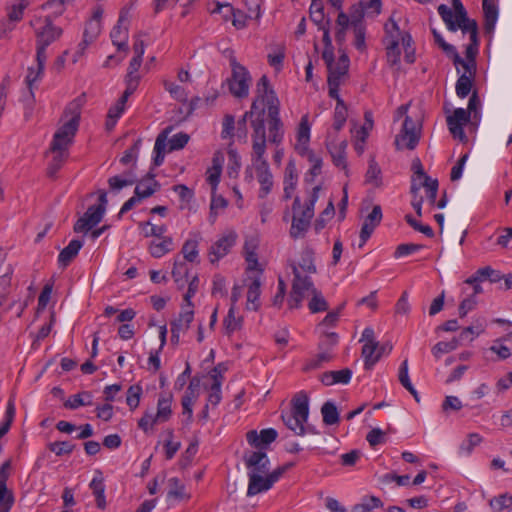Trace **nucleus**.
Instances as JSON below:
<instances>
[{
	"mask_svg": "<svg viewBox=\"0 0 512 512\" xmlns=\"http://www.w3.org/2000/svg\"><path fill=\"white\" fill-rule=\"evenodd\" d=\"M382 484H390L395 482L397 486H407L410 483L416 485V477L411 481V476L408 474L397 475L395 472H389L380 477Z\"/></svg>",
	"mask_w": 512,
	"mask_h": 512,
	"instance_id": "obj_40",
	"label": "nucleus"
},
{
	"mask_svg": "<svg viewBox=\"0 0 512 512\" xmlns=\"http://www.w3.org/2000/svg\"><path fill=\"white\" fill-rule=\"evenodd\" d=\"M364 11L363 1L351 6L349 17L353 28L357 25H363L362 19L364 17Z\"/></svg>",
	"mask_w": 512,
	"mask_h": 512,
	"instance_id": "obj_62",
	"label": "nucleus"
},
{
	"mask_svg": "<svg viewBox=\"0 0 512 512\" xmlns=\"http://www.w3.org/2000/svg\"><path fill=\"white\" fill-rule=\"evenodd\" d=\"M82 104V98H77L70 102L64 111V117L68 119L55 132L50 146L53 156L47 167L49 177L56 175L68 157V148L79 127Z\"/></svg>",
	"mask_w": 512,
	"mask_h": 512,
	"instance_id": "obj_1",
	"label": "nucleus"
},
{
	"mask_svg": "<svg viewBox=\"0 0 512 512\" xmlns=\"http://www.w3.org/2000/svg\"><path fill=\"white\" fill-rule=\"evenodd\" d=\"M141 64H142V58L134 56L131 59V61L129 63V67H128V72L125 77V81L133 80L137 84H139L140 76L137 72H138Z\"/></svg>",
	"mask_w": 512,
	"mask_h": 512,
	"instance_id": "obj_63",
	"label": "nucleus"
},
{
	"mask_svg": "<svg viewBox=\"0 0 512 512\" xmlns=\"http://www.w3.org/2000/svg\"><path fill=\"white\" fill-rule=\"evenodd\" d=\"M28 5L29 0H16V3L12 4L8 8V20L12 23L21 21L23 18L24 10L28 7Z\"/></svg>",
	"mask_w": 512,
	"mask_h": 512,
	"instance_id": "obj_44",
	"label": "nucleus"
},
{
	"mask_svg": "<svg viewBox=\"0 0 512 512\" xmlns=\"http://www.w3.org/2000/svg\"><path fill=\"white\" fill-rule=\"evenodd\" d=\"M459 345H461L460 340L456 337H454L450 341H441L438 342L433 347V354L438 357L439 354L449 353L453 350H455Z\"/></svg>",
	"mask_w": 512,
	"mask_h": 512,
	"instance_id": "obj_57",
	"label": "nucleus"
},
{
	"mask_svg": "<svg viewBox=\"0 0 512 512\" xmlns=\"http://www.w3.org/2000/svg\"><path fill=\"white\" fill-rule=\"evenodd\" d=\"M171 237H161L153 240L149 245V252L155 258H160L172 250Z\"/></svg>",
	"mask_w": 512,
	"mask_h": 512,
	"instance_id": "obj_30",
	"label": "nucleus"
},
{
	"mask_svg": "<svg viewBox=\"0 0 512 512\" xmlns=\"http://www.w3.org/2000/svg\"><path fill=\"white\" fill-rule=\"evenodd\" d=\"M278 436L277 431L274 428H266L260 431L251 430L247 433V441L251 446L260 447L261 445H269L276 440Z\"/></svg>",
	"mask_w": 512,
	"mask_h": 512,
	"instance_id": "obj_18",
	"label": "nucleus"
},
{
	"mask_svg": "<svg viewBox=\"0 0 512 512\" xmlns=\"http://www.w3.org/2000/svg\"><path fill=\"white\" fill-rule=\"evenodd\" d=\"M124 18L120 16L117 25L112 29L110 37L114 45L117 46L118 50H127V39L128 33L126 28H122V22Z\"/></svg>",
	"mask_w": 512,
	"mask_h": 512,
	"instance_id": "obj_31",
	"label": "nucleus"
},
{
	"mask_svg": "<svg viewBox=\"0 0 512 512\" xmlns=\"http://www.w3.org/2000/svg\"><path fill=\"white\" fill-rule=\"evenodd\" d=\"M188 274V267L184 261L175 260L174 267L172 270V277L174 281L179 285L183 286L187 281L186 277Z\"/></svg>",
	"mask_w": 512,
	"mask_h": 512,
	"instance_id": "obj_54",
	"label": "nucleus"
},
{
	"mask_svg": "<svg viewBox=\"0 0 512 512\" xmlns=\"http://www.w3.org/2000/svg\"><path fill=\"white\" fill-rule=\"evenodd\" d=\"M244 462L248 473L267 474L269 472V459L264 451H252L244 455Z\"/></svg>",
	"mask_w": 512,
	"mask_h": 512,
	"instance_id": "obj_15",
	"label": "nucleus"
},
{
	"mask_svg": "<svg viewBox=\"0 0 512 512\" xmlns=\"http://www.w3.org/2000/svg\"><path fill=\"white\" fill-rule=\"evenodd\" d=\"M142 395V387L139 385H132L127 390L126 402L127 405L133 410L138 407L140 397Z\"/></svg>",
	"mask_w": 512,
	"mask_h": 512,
	"instance_id": "obj_59",
	"label": "nucleus"
},
{
	"mask_svg": "<svg viewBox=\"0 0 512 512\" xmlns=\"http://www.w3.org/2000/svg\"><path fill=\"white\" fill-rule=\"evenodd\" d=\"M82 246V241L78 239L71 240L70 243L64 249H62L58 255L59 266L63 268L67 267L70 262L77 256Z\"/></svg>",
	"mask_w": 512,
	"mask_h": 512,
	"instance_id": "obj_24",
	"label": "nucleus"
},
{
	"mask_svg": "<svg viewBox=\"0 0 512 512\" xmlns=\"http://www.w3.org/2000/svg\"><path fill=\"white\" fill-rule=\"evenodd\" d=\"M334 214H335L334 203L332 200H330L328 202L326 208L320 214L319 218L315 221V224H314L315 230L317 232L322 230L325 227L327 220L331 219L334 216Z\"/></svg>",
	"mask_w": 512,
	"mask_h": 512,
	"instance_id": "obj_55",
	"label": "nucleus"
},
{
	"mask_svg": "<svg viewBox=\"0 0 512 512\" xmlns=\"http://www.w3.org/2000/svg\"><path fill=\"white\" fill-rule=\"evenodd\" d=\"M412 101L399 106L395 112L394 120L404 117L401 128L395 136L396 150H413L416 147V122L407 114Z\"/></svg>",
	"mask_w": 512,
	"mask_h": 512,
	"instance_id": "obj_8",
	"label": "nucleus"
},
{
	"mask_svg": "<svg viewBox=\"0 0 512 512\" xmlns=\"http://www.w3.org/2000/svg\"><path fill=\"white\" fill-rule=\"evenodd\" d=\"M225 333L231 335L242 327V318L236 317L234 307H230L223 322Z\"/></svg>",
	"mask_w": 512,
	"mask_h": 512,
	"instance_id": "obj_41",
	"label": "nucleus"
},
{
	"mask_svg": "<svg viewBox=\"0 0 512 512\" xmlns=\"http://www.w3.org/2000/svg\"><path fill=\"white\" fill-rule=\"evenodd\" d=\"M171 403V394L160 395L157 402L156 418L160 419L161 422H166L170 418L172 413Z\"/></svg>",
	"mask_w": 512,
	"mask_h": 512,
	"instance_id": "obj_37",
	"label": "nucleus"
},
{
	"mask_svg": "<svg viewBox=\"0 0 512 512\" xmlns=\"http://www.w3.org/2000/svg\"><path fill=\"white\" fill-rule=\"evenodd\" d=\"M464 70V73L458 78L455 86L457 96L462 99L470 94L476 75V70H471V68Z\"/></svg>",
	"mask_w": 512,
	"mask_h": 512,
	"instance_id": "obj_22",
	"label": "nucleus"
},
{
	"mask_svg": "<svg viewBox=\"0 0 512 512\" xmlns=\"http://www.w3.org/2000/svg\"><path fill=\"white\" fill-rule=\"evenodd\" d=\"M310 141V125L308 122V116L305 115L301 118L295 143V150L301 156H307L311 163L310 174L315 177L321 173L322 159L316 156L312 151L309 150L308 144Z\"/></svg>",
	"mask_w": 512,
	"mask_h": 512,
	"instance_id": "obj_11",
	"label": "nucleus"
},
{
	"mask_svg": "<svg viewBox=\"0 0 512 512\" xmlns=\"http://www.w3.org/2000/svg\"><path fill=\"white\" fill-rule=\"evenodd\" d=\"M185 260L194 262L198 257V241L194 239L187 240L181 250Z\"/></svg>",
	"mask_w": 512,
	"mask_h": 512,
	"instance_id": "obj_56",
	"label": "nucleus"
},
{
	"mask_svg": "<svg viewBox=\"0 0 512 512\" xmlns=\"http://www.w3.org/2000/svg\"><path fill=\"white\" fill-rule=\"evenodd\" d=\"M162 423L160 419L156 418V413L145 412L144 415L138 421V427L144 432H147L155 424Z\"/></svg>",
	"mask_w": 512,
	"mask_h": 512,
	"instance_id": "obj_64",
	"label": "nucleus"
},
{
	"mask_svg": "<svg viewBox=\"0 0 512 512\" xmlns=\"http://www.w3.org/2000/svg\"><path fill=\"white\" fill-rule=\"evenodd\" d=\"M321 414L323 417V422L326 425H334L339 422V413L337 407L331 401H327L323 404L321 408Z\"/></svg>",
	"mask_w": 512,
	"mask_h": 512,
	"instance_id": "obj_42",
	"label": "nucleus"
},
{
	"mask_svg": "<svg viewBox=\"0 0 512 512\" xmlns=\"http://www.w3.org/2000/svg\"><path fill=\"white\" fill-rule=\"evenodd\" d=\"M438 13L440 14L443 21L446 23L448 29L455 32L456 19L453 10L448 8L446 5L441 4L438 7Z\"/></svg>",
	"mask_w": 512,
	"mask_h": 512,
	"instance_id": "obj_61",
	"label": "nucleus"
},
{
	"mask_svg": "<svg viewBox=\"0 0 512 512\" xmlns=\"http://www.w3.org/2000/svg\"><path fill=\"white\" fill-rule=\"evenodd\" d=\"M314 212L311 208H304L300 214H295L292 219L290 236L294 239L303 237L308 230Z\"/></svg>",
	"mask_w": 512,
	"mask_h": 512,
	"instance_id": "obj_17",
	"label": "nucleus"
},
{
	"mask_svg": "<svg viewBox=\"0 0 512 512\" xmlns=\"http://www.w3.org/2000/svg\"><path fill=\"white\" fill-rule=\"evenodd\" d=\"M361 355L364 359L365 369L370 370L380 359L378 344L365 343Z\"/></svg>",
	"mask_w": 512,
	"mask_h": 512,
	"instance_id": "obj_33",
	"label": "nucleus"
},
{
	"mask_svg": "<svg viewBox=\"0 0 512 512\" xmlns=\"http://www.w3.org/2000/svg\"><path fill=\"white\" fill-rule=\"evenodd\" d=\"M385 37L383 43L386 46L387 60L391 65H396L400 61V43L405 51V61L407 63L415 62V49L412 48V36L409 33H402L398 24L391 17L384 25Z\"/></svg>",
	"mask_w": 512,
	"mask_h": 512,
	"instance_id": "obj_5",
	"label": "nucleus"
},
{
	"mask_svg": "<svg viewBox=\"0 0 512 512\" xmlns=\"http://www.w3.org/2000/svg\"><path fill=\"white\" fill-rule=\"evenodd\" d=\"M253 153L252 166L245 171L246 178L251 181L253 179L251 169L255 170L257 181L260 184L259 197L265 198L273 187V175L270 171L269 164L264 158L266 151V136L264 131L263 119L253 122Z\"/></svg>",
	"mask_w": 512,
	"mask_h": 512,
	"instance_id": "obj_3",
	"label": "nucleus"
},
{
	"mask_svg": "<svg viewBox=\"0 0 512 512\" xmlns=\"http://www.w3.org/2000/svg\"><path fill=\"white\" fill-rule=\"evenodd\" d=\"M279 106V99L270 86L268 77L263 75L257 82L256 98L251 105V113L257 114V118L252 120V123L263 119L265 125L264 116L267 110L269 142L276 145L282 142L284 136L283 124L279 117Z\"/></svg>",
	"mask_w": 512,
	"mask_h": 512,
	"instance_id": "obj_2",
	"label": "nucleus"
},
{
	"mask_svg": "<svg viewBox=\"0 0 512 512\" xmlns=\"http://www.w3.org/2000/svg\"><path fill=\"white\" fill-rule=\"evenodd\" d=\"M349 57L346 53H341V55L338 58L337 63H332L331 67H329V75H328V82L337 83V80H341V77H343L349 69Z\"/></svg>",
	"mask_w": 512,
	"mask_h": 512,
	"instance_id": "obj_23",
	"label": "nucleus"
},
{
	"mask_svg": "<svg viewBox=\"0 0 512 512\" xmlns=\"http://www.w3.org/2000/svg\"><path fill=\"white\" fill-rule=\"evenodd\" d=\"M461 29L463 33H469L470 41L476 42L478 39V25L475 20L466 17L464 21L457 20L455 24V31Z\"/></svg>",
	"mask_w": 512,
	"mask_h": 512,
	"instance_id": "obj_43",
	"label": "nucleus"
},
{
	"mask_svg": "<svg viewBox=\"0 0 512 512\" xmlns=\"http://www.w3.org/2000/svg\"><path fill=\"white\" fill-rule=\"evenodd\" d=\"M159 187L160 184L155 180V175L149 173L136 185L134 192L141 199H145L153 195Z\"/></svg>",
	"mask_w": 512,
	"mask_h": 512,
	"instance_id": "obj_21",
	"label": "nucleus"
},
{
	"mask_svg": "<svg viewBox=\"0 0 512 512\" xmlns=\"http://www.w3.org/2000/svg\"><path fill=\"white\" fill-rule=\"evenodd\" d=\"M382 505L378 497L370 496L362 500L361 503L356 504L352 508V512H371L374 508Z\"/></svg>",
	"mask_w": 512,
	"mask_h": 512,
	"instance_id": "obj_53",
	"label": "nucleus"
},
{
	"mask_svg": "<svg viewBox=\"0 0 512 512\" xmlns=\"http://www.w3.org/2000/svg\"><path fill=\"white\" fill-rule=\"evenodd\" d=\"M264 474H258V473H248L249 477V483H248V489H247V496L252 497L259 493H263L268 491L270 487V482L267 480L266 476H263Z\"/></svg>",
	"mask_w": 512,
	"mask_h": 512,
	"instance_id": "obj_20",
	"label": "nucleus"
},
{
	"mask_svg": "<svg viewBox=\"0 0 512 512\" xmlns=\"http://www.w3.org/2000/svg\"><path fill=\"white\" fill-rule=\"evenodd\" d=\"M470 118V112L463 108H456L453 113L446 118L450 133L461 142H466L468 139L463 127L470 122Z\"/></svg>",
	"mask_w": 512,
	"mask_h": 512,
	"instance_id": "obj_13",
	"label": "nucleus"
},
{
	"mask_svg": "<svg viewBox=\"0 0 512 512\" xmlns=\"http://www.w3.org/2000/svg\"><path fill=\"white\" fill-rule=\"evenodd\" d=\"M139 228L142 230L144 237H155L156 239L163 237L166 232V226L154 225L151 222H140Z\"/></svg>",
	"mask_w": 512,
	"mask_h": 512,
	"instance_id": "obj_47",
	"label": "nucleus"
},
{
	"mask_svg": "<svg viewBox=\"0 0 512 512\" xmlns=\"http://www.w3.org/2000/svg\"><path fill=\"white\" fill-rule=\"evenodd\" d=\"M291 269L294 275L291 292L288 298V306L290 309L299 308L306 294H311L312 298L308 303V308L311 313L324 312L328 309V303L324 299L321 292H319L313 284L312 279L307 275H301L298 267L291 264Z\"/></svg>",
	"mask_w": 512,
	"mask_h": 512,
	"instance_id": "obj_4",
	"label": "nucleus"
},
{
	"mask_svg": "<svg viewBox=\"0 0 512 512\" xmlns=\"http://www.w3.org/2000/svg\"><path fill=\"white\" fill-rule=\"evenodd\" d=\"M418 181H421V185L425 188L427 197L431 203L436 201L438 192V180L429 177L423 169L421 163L418 162Z\"/></svg>",
	"mask_w": 512,
	"mask_h": 512,
	"instance_id": "obj_25",
	"label": "nucleus"
},
{
	"mask_svg": "<svg viewBox=\"0 0 512 512\" xmlns=\"http://www.w3.org/2000/svg\"><path fill=\"white\" fill-rule=\"evenodd\" d=\"M504 339L505 338L496 339L489 348V350L495 353L500 360H505L512 354L511 349L502 343Z\"/></svg>",
	"mask_w": 512,
	"mask_h": 512,
	"instance_id": "obj_60",
	"label": "nucleus"
},
{
	"mask_svg": "<svg viewBox=\"0 0 512 512\" xmlns=\"http://www.w3.org/2000/svg\"><path fill=\"white\" fill-rule=\"evenodd\" d=\"M331 359H332V355L328 351L321 352V353L317 354L316 356H314L313 358L309 359L306 362L303 370L304 371L316 370V369L322 367V365L324 363L329 362Z\"/></svg>",
	"mask_w": 512,
	"mask_h": 512,
	"instance_id": "obj_49",
	"label": "nucleus"
},
{
	"mask_svg": "<svg viewBox=\"0 0 512 512\" xmlns=\"http://www.w3.org/2000/svg\"><path fill=\"white\" fill-rule=\"evenodd\" d=\"M193 318V307L187 308L185 305L182 307V312L179 314L178 318L171 322V327L178 331L185 332L189 329Z\"/></svg>",
	"mask_w": 512,
	"mask_h": 512,
	"instance_id": "obj_34",
	"label": "nucleus"
},
{
	"mask_svg": "<svg viewBox=\"0 0 512 512\" xmlns=\"http://www.w3.org/2000/svg\"><path fill=\"white\" fill-rule=\"evenodd\" d=\"M503 279L500 271L494 270L490 266L478 269L471 277L467 278L464 283H472L475 281H486L498 283Z\"/></svg>",
	"mask_w": 512,
	"mask_h": 512,
	"instance_id": "obj_26",
	"label": "nucleus"
},
{
	"mask_svg": "<svg viewBox=\"0 0 512 512\" xmlns=\"http://www.w3.org/2000/svg\"><path fill=\"white\" fill-rule=\"evenodd\" d=\"M90 489L92 490L93 495L96 499V505L99 509L106 508V498H105V485L102 477H94L89 484Z\"/></svg>",
	"mask_w": 512,
	"mask_h": 512,
	"instance_id": "obj_36",
	"label": "nucleus"
},
{
	"mask_svg": "<svg viewBox=\"0 0 512 512\" xmlns=\"http://www.w3.org/2000/svg\"><path fill=\"white\" fill-rule=\"evenodd\" d=\"M412 101L399 106L395 112L394 120L404 117L401 128L395 136L396 150H413L416 147V122L407 114Z\"/></svg>",
	"mask_w": 512,
	"mask_h": 512,
	"instance_id": "obj_9",
	"label": "nucleus"
},
{
	"mask_svg": "<svg viewBox=\"0 0 512 512\" xmlns=\"http://www.w3.org/2000/svg\"><path fill=\"white\" fill-rule=\"evenodd\" d=\"M347 119V107L344 104L342 99H339V102L336 103L335 111H334V122L333 128L335 131H340Z\"/></svg>",
	"mask_w": 512,
	"mask_h": 512,
	"instance_id": "obj_46",
	"label": "nucleus"
},
{
	"mask_svg": "<svg viewBox=\"0 0 512 512\" xmlns=\"http://www.w3.org/2000/svg\"><path fill=\"white\" fill-rule=\"evenodd\" d=\"M224 54L232 70L231 77L227 79L230 93L239 99L248 97L252 81L249 71L237 61L233 50L226 49Z\"/></svg>",
	"mask_w": 512,
	"mask_h": 512,
	"instance_id": "obj_6",
	"label": "nucleus"
},
{
	"mask_svg": "<svg viewBox=\"0 0 512 512\" xmlns=\"http://www.w3.org/2000/svg\"><path fill=\"white\" fill-rule=\"evenodd\" d=\"M478 45H479V42H478V39H476V42H471L466 47V60L462 59L460 57V55L458 54V52L455 50L454 55H453L454 64L456 66L461 65L464 69L471 68V70H476L475 57L478 52Z\"/></svg>",
	"mask_w": 512,
	"mask_h": 512,
	"instance_id": "obj_19",
	"label": "nucleus"
},
{
	"mask_svg": "<svg viewBox=\"0 0 512 512\" xmlns=\"http://www.w3.org/2000/svg\"><path fill=\"white\" fill-rule=\"evenodd\" d=\"M309 416V400L306 394L299 393L292 400L290 412L282 413L281 418L284 424L297 435L305 433L304 424Z\"/></svg>",
	"mask_w": 512,
	"mask_h": 512,
	"instance_id": "obj_10",
	"label": "nucleus"
},
{
	"mask_svg": "<svg viewBox=\"0 0 512 512\" xmlns=\"http://www.w3.org/2000/svg\"><path fill=\"white\" fill-rule=\"evenodd\" d=\"M237 234L233 230L224 232L210 247L209 260L211 263L218 262L226 256L235 245Z\"/></svg>",
	"mask_w": 512,
	"mask_h": 512,
	"instance_id": "obj_12",
	"label": "nucleus"
},
{
	"mask_svg": "<svg viewBox=\"0 0 512 512\" xmlns=\"http://www.w3.org/2000/svg\"><path fill=\"white\" fill-rule=\"evenodd\" d=\"M345 148H346V142H341L339 146H334L333 148L328 146V149L330 151V154L333 159V163L337 167H341L345 170H347V163H346V157H345Z\"/></svg>",
	"mask_w": 512,
	"mask_h": 512,
	"instance_id": "obj_45",
	"label": "nucleus"
},
{
	"mask_svg": "<svg viewBox=\"0 0 512 512\" xmlns=\"http://www.w3.org/2000/svg\"><path fill=\"white\" fill-rule=\"evenodd\" d=\"M192 385H193V382L190 383L185 395L182 397V400H181L183 414L187 415L188 420L192 419V415H193L192 407H193V404L195 401V393L192 388Z\"/></svg>",
	"mask_w": 512,
	"mask_h": 512,
	"instance_id": "obj_52",
	"label": "nucleus"
},
{
	"mask_svg": "<svg viewBox=\"0 0 512 512\" xmlns=\"http://www.w3.org/2000/svg\"><path fill=\"white\" fill-rule=\"evenodd\" d=\"M92 405V394L88 391H84L71 396L65 403L64 407L68 409H77L80 406Z\"/></svg>",
	"mask_w": 512,
	"mask_h": 512,
	"instance_id": "obj_39",
	"label": "nucleus"
},
{
	"mask_svg": "<svg viewBox=\"0 0 512 512\" xmlns=\"http://www.w3.org/2000/svg\"><path fill=\"white\" fill-rule=\"evenodd\" d=\"M313 255L314 252L310 247H305L303 249L300 262L298 264L295 263L301 275L302 272L309 274L316 273V266L314 264ZM292 264H294V262Z\"/></svg>",
	"mask_w": 512,
	"mask_h": 512,
	"instance_id": "obj_35",
	"label": "nucleus"
},
{
	"mask_svg": "<svg viewBox=\"0 0 512 512\" xmlns=\"http://www.w3.org/2000/svg\"><path fill=\"white\" fill-rule=\"evenodd\" d=\"M37 22L39 26L35 28L36 62L42 65L47 60V47L62 36L63 30L56 26L49 16L39 19Z\"/></svg>",
	"mask_w": 512,
	"mask_h": 512,
	"instance_id": "obj_7",
	"label": "nucleus"
},
{
	"mask_svg": "<svg viewBox=\"0 0 512 512\" xmlns=\"http://www.w3.org/2000/svg\"><path fill=\"white\" fill-rule=\"evenodd\" d=\"M261 282L259 277H255L248 287L247 292V309L256 311L259 306V297L261 294Z\"/></svg>",
	"mask_w": 512,
	"mask_h": 512,
	"instance_id": "obj_32",
	"label": "nucleus"
},
{
	"mask_svg": "<svg viewBox=\"0 0 512 512\" xmlns=\"http://www.w3.org/2000/svg\"><path fill=\"white\" fill-rule=\"evenodd\" d=\"M103 215L102 207H96L95 205L90 206L84 215L75 223L74 231L76 233L88 232L102 220Z\"/></svg>",
	"mask_w": 512,
	"mask_h": 512,
	"instance_id": "obj_14",
	"label": "nucleus"
},
{
	"mask_svg": "<svg viewBox=\"0 0 512 512\" xmlns=\"http://www.w3.org/2000/svg\"><path fill=\"white\" fill-rule=\"evenodd\" d=\"M14 495L7 485L0 484V512H9L14 504Z\"/></svg>",
	"mask_w": 512,
	"mask_h": 512,
	"instance_id": "obj_48",
	"label": "nucleus"
},
{
	"mask_svg": "<svg viewBox=\"0 0 512 512\" xmlns=\"http://www.w3.org/2000/svg\"><path fill=\"white\" fill-rule=\"evenodd\" d=\"M75 448V445L68 441H56L49 443L48 449L55 453L57 456L71 454Z\"/></svg>",
	"mask_w": 512,
	"mask_h": 512,
	"instance_id": "obj_58",
	"label": "nucleus"
},
{
	"mask_svg": "<svg viewBox=\"0 0 512 512\" xmlns=\"http://www.w3.org/2000/svg\"><path fill=\"white\" fill-rule=\"evenodd\" d=\"M168 488V499L182 501L190 498V494L186 491L185 485L177 477L168 480Z\"/></svg>",
	"mask_w": 512,
	"mask_h": 512,
	"instance_id": "obj_29",
	"label": "nucleus"
},
{
	"mask_svg": "<svg viewBox=\"0 0 512 512\" xmlns=\"http://www.w3.org/2000/svg\"><path fill=\"white\" fill-rule=\"evenodd\" d=\"M298 181V175L295 164L290 161L284 173V199L288 200L292 197L294 190L296 189Z\"/></svg>",
	"mask_w": 512,
	"mask_h": 512,
	"instance_id": "obj_27",
	"label": "nucleus"
},
{
	"mask_svg": "<svg viewBox=\"0 0 512 512\" xmlns=\"http://www.w3.org/2000/svg\"><path fill=\"white\" fill-rule=\"evenodd\" d=\"M365 181L374 187H379L382 184V172L374 157H371L368 164V169L365 175Z\"/></svg>",
	"mask_w": 512,
	"mask_h": 512,
	"instance_id": "obj_38",
	"label": "nucleus"
},
{
	"mask_svg": "<svg viewBox=\"0 0 512 512\" xmlns=\"http://www.w3.org/2000/svg\"><path fill=\"white\" fill-rule=\"evenodd\" d=\"M15 417V406L9 401L6 407L5 416L0 424V438L8 433Z\"/></svg>",
	"mask_w": 512,
	"mask_h": 512,
	"instance_id": "obj_50",
	"label": "nucleus"
},
{
	"mask_svg": "<svg viewBox=\"0 0 512 512\" xmlns=\"http://www.w3.org/2000/svg\"><path fill=\"white\" fill-rule=\"evenodd\" d=\"M398 379L403 387H405L413 396L416 398V389L414 388L413 384L411 383V380L408 375V361L405 359L402 364L400 365L399 372H398Z\"/></svg>",
	"mask_w": 512,
	"mask_h": 512,
	"instance_id": "obj_51",
	"label": "nucleus"
},
{
	"mask_svg": "<svg viewBox=\"0 0 512 512\" xmlns=\"http://www.w3.org/2000/svg\"><path fill=\"white\" fill-rule=\"evenodd\" d=\"M483 12L485 17L484 29L487 33H491L498 19V8L494 1L483 0Z\"/></svg>",
	"mask_w": 512,
	"mask_h": 512,
	"instance_id": "obj_28",
	"label": "nucleus"
},
{
	"mask_svg": "<svg viewBox=\"0 0 512 512\" xmlns=\"http://www.w3.org/2000/svg\"><path fill=\"white\" fill-rule=\"evenodd\" d=\"M382 220V210L379 205H375L369 215L365 218L360 231L359 248H362L370 238L375 228Z\"/></svg>",
	"mask_w": 512,
	"mask_h": 512,
	"instance_id": "obj_16",
	"label": "nucleus"
}]
</instances>
